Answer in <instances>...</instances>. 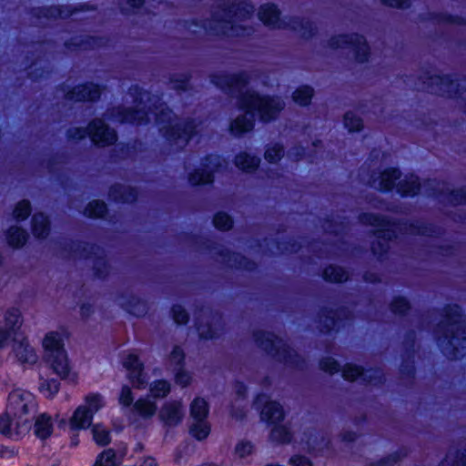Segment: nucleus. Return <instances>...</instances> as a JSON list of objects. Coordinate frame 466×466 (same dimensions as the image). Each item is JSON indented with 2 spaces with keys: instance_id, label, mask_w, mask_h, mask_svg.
I'll return each instance as SVG.
<instances>
[{
  "instance_id": "obj_48",
  "label": "nucleus",
  "mask_w": 466,
  "mask_h": 466,
  "mask_svg": "<svg viewBox=\"0 0 466 466\" xmlns=\"http://www.w3.org/2000/svg\"><path fill=\"white\" fill-rule=\"evenodd\" d=\"M149 390L154 398H164L170 391V384L166 380H157L150 384Z\"/></svg>"
},
{
  "instance_id": "obj_16",
  "label": "nucleus",
  "mask_w": 466,
  "mask_h": 466,
  "mask_svg": "<svg viewBox=\"0 0 466 466\" xmlns=\"http://www.w3.org/2000/svg\"><path fill=\"white\" fill-rule=\"evenodd\" d=\"M29 430V424L25 420H18L13 414L5 412L0 414V433L13 440H18Z\"/></svg>"
},
{
  "instance_id": "obj_38",
  "label": "nucleus",
  "mask_w": 466,
  "mask_h": 466,
  "mask_svg": "<svg viewBox=\"0 0 466 466\" xmlns=\"http://www.w3.org/2000/svg\"><path fill=\"white\" fill-rule=\"evenodd\" d=\"M221 256L223 257L222 261L228 264L229 267H237L248 270H250L254 268V264L251 261L239 254L227 252Z\"/></svg>"
},
{
  "instance_id": "obj_2",
  "label": "nucleus",
  "mask_w": 466,
  "mask_h": 466,
  "mask_svg": "<svg viewBox=\"0 0 466 466\" xmlns=\"http://www.w3.org/2000/svg\"><path fill=\"white\" fill-rule=\"evenodd\" d=\"M250 76L242 71L236 74L218 73L211 76V82L222 90L236 93L237 106L252 113L262 123L276 121L284 110L286 103L281 96L261 94L244 88Z\"/></svg>"
},
{
  "instance_id": "obj_19",
  "label": "nucleus",
  "mask_w": 466,
  "mask_h": 466,
  "mask_svg": "<svg viewBox=\"0 0 466 466\" xmlns=\"http://www.w3.org/2000/svg\"><path fill=\"white\" fill-rule=\"evenodd\" d=\"M185 415L184 407L181 401L173 400L165 403L160 411V420L167 426L173 427L179 424Z\"/></svg>"
},
{
  "instance_id": "obj_10",
  "label": "nucleus",
  "mask_w": 466,
  "mask_h": 466,
  "mask_svg": "<svg viewBox=\"0 0 466 466\" xmlns=\"http://www.w3.org/2000/svg\"><path fill=\"white\" fill-rule=\"evenodd\" d=\"M6 347L10 349L9 357L22 366L33 367L38 362L36 350L24 333H14Z\"/></svg>"
},
{
  "instance_id": "obj_34",
  "label": "nucleus",
  "mask_w": 466,
  "mask_h": 466,
  "mask_svg": "<svg viewBox=\"0 0 466 466\" xmlns=\"http://www.w3.org/2000/svg\"><path fill=\"white\" fill-rule=\"evenodd\" d=\"M372 373H378V371L367 370L364 372L360 367L351 364H347L342 369V376L348 380H355L359 377H363V380L371 381Z\"/></svg>"
},
{
  "instance_id": "obj_46",
  "label": "nucleus",
  "mask_w": 466,
  "mask_h": 466,
  "mask_svg": "<svg viewBox=\"0 0 466 466\" xmlns=\"http://www.w3.org/2000/svg\"><path fill=\"white\" fill-rule=\"evenodd\" d=\"M106 211V204L102 201L93 200L85 209V215L89 218H101Z\"/></svg>"
},
{
  "instance_id": "obj_49",
  "label": "nucleus",
  "mask_w": 466,
  "mask_h": 466,
  "mask_svg": "<svg viewBox=\"0 0 466 466\" xmlns=\"http://www.w3.org/2000/svg\"><path fill=\"white\" fill-rule=\"evenodd\" d=\"M93 438L99 445H106L110 442L109 431L102 425H95L92 429Z\"/></svg>"
},
{
  "instance_id": "obj_44",
  "label": "nucleus",
  "mask_w": 466,
  "mask_h": 466,
  "mask_svg": "<svg viewBox=\"0 0 466 466\" xmlns=\"http://www.w3.org/2000/svg\"><path fill=\"white\" fill-rule=\"evenodd\" d=\"M408 454L407 449L401 448L380 459L376 466H393Z\"/></svg>"
},
{
  "instance_id": "obj_22",
  "label": "nucleus",
  "mask_w": 466,
  "mask_h": 466,
  "mask_svg": "<svg viewBox=\"0 0 466 466\" xmlns=\"http://www.w3.org/2000/svg\"><path fill=\"white\" fill-rule=\"evenodd\" d=\"M42 347L44 350V357L60 352H66L65 349L64 335L60 331L47 332L42 340Z\"/></svg>"
},
{
  "instance_id": "obj_1",
  "label": "nucleus",
  "mask_w": 466,
  "mask_h": 466,
  "mask_svg": "<svg viewBox=\"0 0 466 466\" xmlns=\"http://www.w3.org/2000/svg\"><path fill=\"white\" fill-rule=\"evenodd\" d=\"M133 95L138 96L136 98V108L130 106H116L109 110L106 114L107 118L112 122L118 123H143L148 119L147 113L145 112L147 103L153 104L156 97L150 96L146 91H140L138 88L131 89ZM155 112L153 113L159 130L172 151L183 149L189 140L198 134L200 123L194 119L181 120L177 118L163 104L157 106L154 103Z\"/></svg>"
},
{
  "instance_id": "obj_23",
  "label": "nucleus",
  "mask_w": 466,
  "mask_h": 466,
  "mask_svg": "<svg viewBox=\"0 0 466 466\" xmlns=\"http://www.w3.org/2000/svg\"><path fill=\"white\" fill-rule=\"evenodd\" d=\"M287 29L295 32L299 36L305 39L312 37L317 33V26L314 22L299 16H290Z\"/></svg>"
},
{
  "instance_id": "obj_62",
  "label": "nucleus",
  "mask_w": 466,
  "mask_h": 466,
  "mask_svg": "<svg viewBox=\"0 0 466 466\" xmlns=\"http://www.w3.org/2000/svg\"><path fill=\"white\" fill-rule=\"evenodd\" d=\"M184 357L185 355L183 350L179 347L176 346L170 354L169 360L171 363L180 365L184 360Z\"/></svg>"
},
{
  "instance_id": "obj_64",
  "label": "nucleus",
  "mask_w": 466,
  "mask_h": 466,
  "mask_svg": "<svg viewBox=\"0 0 466 466\" xmlns=\"http://www.w3.org/2000/svg\"><path fill=\"white\" fill-rule=\"evenodd\" d=\"M382 4L390 7L407 8L410 6L409 0H381Z\"/></svg>"
},
{
  "instance_id": "obj_21",
  "label": "nucleus",
  "mask_w": 466,
  "mask_h": 466,
  "mask_svg": "<svg viewBox=\"0 0 466 466\" xmlns=\"http://www.w3.org/2000/svg\"><path fill=\"white\" fill-rule=\"evenodd\" d=\"M101 88L94 83L79 85L67 91L66 97L71 101L96 100L100 96Z\"/></svg>"
},
{
  "instance_id": "obj_50",
  "label": "nucleus",
  "mask_w": 466,
  "mask_h": 466,
  "mask_svg": "<svg viewBox=\"0 0 466 466\" xmlns=\"http://www.w3.org/2000/svg\"><path fill=\"white\" fill-rule=\"evenodd\" d=\"M116 453L112 449L104 451L96 459L95 466H116Z\"/></svg>"
},
{
  "instance_id": "obj_57",
  "label": "nucleus",
  "mask_w": 466,
  "mask_h": 466,
  "mask_svg": "<svg viewBox=\"0 0 466 466\" xmlns=\"http://www.w3.org/2000/svg\"><path fill=\"white\" fill-rule=\"evenodd\" d=\"M172 315H173L174 320L177 324H185L188 320L187 312L180 305H176L172 308Z\"/></svg>"
},
{
  "instance_id": "obj_58",
  "label": "nucleus",
  "mask_w": 466,
  "mask_h": 466,
  "mask_svg": "<svg viewBox=\"0 0 466 466\" xmlns=\"http://www.w3.org/2000/svg\"><path fill=\"white\" fill-rule=\"evenodd\" d=\"M133 400L134 398L131 389L127 385L123 386L118 398L119 403L124 407H129L133 403Z\"/></svg>"
},
{
  "instance_id": "obj_61",
  "label": "nucleus",
  "mask_w": 466,
  "mask_h": 466,
  "mask_svg": "<svg viewBox=\"0 0 466 466\" xmlns=\"http://www.w3.org/2000/svg\"><path fill=\"white\" fill-rule=\"evenodd\" d=\"M175 380L177 384L187 387L190 384L192 378L187 371L181 370L177 372Z\"/></svg>"
},
{
  "instance_id": "obj_9",
  "label": "nucleus",
  "mask_w": 466,
  "mask_h": 466,
  "mask_svg": "<svg viewBox=\"0 0 466 466\" xmlns=\"http://www.w3.org/2000/svg\"><path fill=\"white\" fill-rule=\"evenodd\" d=\"M37 408L35 396L23 389L14 390L8 396L6 409L8 414H13L18 420H25L28 424V415L35 412Z\"/></svg>"
},
{
  "instance_id": "obj_26",
  "label": "nucleus",
  "mask_w": 466,
  "mask_h": 466,
  "mask_svg": "<svg viewBox=\"0 0 466 466\" xmlns=\"http://www.w3.org/2000/svg\"><path fill=\"white\" fill-rule=\"evenodd\" d=\"M400 177V172L395 168H388L372 181V186L379 189L388 190L394 187L395 181Z\"/></svg>"
},
{
  "instance_id": "obj_29",
  "label": "nucleus",
  "mask_w": 466,
  "mask_h": 466,
  "mask_svg": "<svg viewBox=\"0 0 466 466\" xmlns=\"http://www.w3.org/2000/svg\"><path fill=\"white\" fill-rule=\"evenodd\" d=\"M32 231L35 238H45L50 232V222L43 213H35L32 218Z\"/></svg>"
},
{
  "instance_id": "obj_33",
  "label": "nucleus",
  "mask_w": 466,
  "mask_h": 466,
  "mask_svg": "<svg viewBox=\"0 0 466 466\" xmlns=\"http://www.w3.org/2000/svg\"><path fill=\"white\" fill-rule=\"evenodd\" d=\"M397 187L398 191L402 195L413 196L419 192L420 183L416 176L410 175V177H405V178L400 181Z\"/></svg>"
},
{
  "instance_id": "obj_56",
  "label": "nucleus",
  "mask_w": 466,
  "mask_h": 466,
  "mask_svg": "<svg viewBox=\"0 0 466 466\" xmlns=\"http://www.w3.org/2000/svg\"><path fill=\"white\" fill-rule=\"evenodd\" d=\"M445 190L448 193V201L451 204L457 205L466 202V188L450 190V188L447 187Z\"/></svg>"
},
{
  "instance_id": "obj_42",
  "label": "nucleus",
  "mask_w": 466,
  "mask_h": 466,
  "mask_svg": "<svg viewBox=\"0 0 466 466\" xmlns=\"http://www.w3.org/2000/svg\"><path fill=\"white\" fill-rule=\"evenodd\" d=\"M60 383L55 379L40 378L39 390L46 398H53L59 390Z\"/></svg>"
},
{
  "instance_id": "obj_60",
  "label": "nucleus",
  "mask_w": 466,
  "mask_h": 466,
  "mask_svg": "<svg viewBox=\"0 0 466 466\" xmlns=\"http://www.w3.org/2000/svg\"><path fill=\"white\" fill-rule=\"evenodd\" d=\"M320 368L330 374L336 373L339 371V364L338 362L331 358H325L320 361Z\"/></svg>"
},
{
  "instance_id": "obj_59",
  "label": "nucleus",
  "mask_w": 466,
  "mask_h": 466,
  "mask_svg": "<svg viewBox=\"0 0 466 466\" xmlns=\"http://www.w3.org/2000/svg\"><path fill=\"white\" fill-rule=\"evenodd\" d=\"M198 330L199 333V336L203 339H212L214 338L218 329L217 327L211 328L208 323L207 324H200L198 326Z\"/></svg>"
},
{
  "instance_id": "obj_13",
  "label": "nucleus",
  "mask_w": 466,
  "mask_h": 466,
  "mask_svg": "<svg viewBox=\"0 0 466 466\" xmlns=\"http://www.w3.org/2000/svg\"><path fill=\"white\" fill-rule=\"evenodd\" d=\"M253 405L260 411V419L264 421L275 424L284 419L282 407L278 402L270 400L266 394H258Z\"/></svg>"
},
{
  "instance_id": "obj_31",
  "label": "nucleus",
  "mask_w": 466,
  "mask_h": 466,
  "mask_svg": "<svg viewBox=\"0 0 466 466\" xmlns=\"http://www.w3.org/2000/svg\"><path fill=\"white\" fill-rule=\"evenodd\" d=\"M132 410L138 416L148 419L155 415L157 404L147 398H141L134 403Z\"/></svg>"
},
{
  "instance_id": "obj_28",
  "label": "nucleus",
  "mask_w": 466,
  "mask_h": 466,
  "mask_svg": "<svg viewBox=\"0 0 466 466\" xmlns=\"http://www.w3.org/2000/svg\"><path fill=\"white\" fill-rule=\"evenodd\" d=\"M93 415L83 405L74 411L69 424L72 429H86L91 425Z\"/></svg>"
},
{
  "instance_id": "obj_45",
  "label": "nucleus",
  "mask_w": 466,
  "mask_h": 466,
  "mask_svg": "<svg viewBox=\"0 0 466 466\" xmlns=\"http://www.w3.org/2000/svg\"><path fill=\"white\" fill-rule=\"evenodd\" d=\"M283 156L284 148L278 143L268 145L264 155L265 159L269 163H277Z\"/></svg>"
},
{
  "instance_id": "obj_20",
  "label": "nucleus",
  "mask_w": 466,
  "mask_h": 466,
  "mask_svg": "<svg viewBox=\"0 0 466 466\" xmlns=\"http://www.w3.org/2000/svg\"><path fill=\"white\" fill-rule=\"evenodd\" d=\"M255 116L244 110L243 113L232 118L229 122L228 131L234 137H241L254 129Z\"/></svg>"
},
{
  "instance_id": "obj_8",
  "label": "nucleus",
  "mask_w": 466,
  "mask_h": 466,
  "mask_svg": "<svg viewBox=\"0 0 466 466\" xmlns=\"http://www.w3.org/2000/svg\"><path fill=\"white\" fill-rule=\"evenodd\" d=\"M360 221L363 224L377 228L375 232L376 241L372 243L371 247L373 253L376 255H382L385 253L389 248V240L393 237H396L394 228H397V226L391 224L384 218L371 213L361 215Z\"/></svg>"
},
{
  "instance_id": "obj_25",
  "label": "nucleus",
  "mask_w": 466,
  "mask_h": 466,
  "mask_svg": "<svg viewBox=\"0 0 466 466\" xmlns=\"http://www.w3.org/2000/svg\"><path fill=\"white\" fill-rule=\"evenodd\" d=\"M53 430L54 422L50 415L42 413L35 418L34 432L39 439L45 440L48 438L52 434Z\"/></svg>"
},
{
  "instance_id": "obj_47",
  "label": "nucleus",
  "mask_w": 466,
  "mask_h": 466,
  "mask_svg": "<svg viewBox=\"0 0 466 466\" xmlns=\"http://www.w3.org/2000/svg\"><path fill=\"white\" fill-rule=\"evenodd\" d=\"M343 121L345 127L350 132L360 131L363 127L362 119L353 112H347Z\"/></svg>"
},
{
  "instance_id": "obj_53",
  "label": "nucleus",
  "mask_w": 466,
  "mask_h": 466,
  "mask_svg": "<svg viewBox=\"0 0 466 466\" xmlns=\"http://www.w3.org/2000/svg\"><path fill=\"white\" fill-rule=\"evenodd\" d=\"M390 309L396 314H404L410 309V305L406 298L397 296L392 299Z\"/></svg>"
},
{
  "instance_id": "obj_39",
  "label": "nucleus",
  "mask_w": 466,
  "mask_h": 466,
  "mask_svg": "<svg viewBox=\"0 0 466 466\" xmlns=\"http://www.w3.org/2000/svg\"><path fill=\"white\" fill-rule=\"evenodd\" d=\"M314 95V90L309 86H301L292 93V100L300 106L309 105Z\"/></svg>"
},
{
  "instance_id": "obj_63",
  "label": "nucleus",
  "mask_w": 466,
  "mask_h": 466,
  "mask_svg": "<svg viewBox=\"0 0 466 466\" xmlns=\"http://www.w3.org/2000/svg\"><path fill=\"white\" fill-rule=\"evenodd\" d=\"M291 466H312L310 460L302 455H294L289 459Z\"/></svg>"
},
{
  "instance_id": "obj_18",
  "label": "nucleus",
  "mask_w": 466,
  "mask_h": 466,
  "mask_svg": "<svg viewBox=\"0 0 466 466\" xmlns=\"http://www.w3.org/2000/svg\"><path fill=\"white\" fill-rule=\"evenodd\" d=\"M206 162L203 167L197 168L188 174L187 178L191 185L197 186L213 182V167L218 165L219 158L218 157H209L206 159Z\"/></svg>"
},
{
  "instance_id": "obj_5",
  "label": "nucleus",
  "mask_w": 466,
  "mask_h": 466,
  "mask_svg": "<svg viewBox=\"0 0 466 466\" xmlns=\"http://www.w3.org/2000/svg\"><path fill=\"white\" fill-rule=\"evenodd\" d=\"M88 135L91 140L98 146L106 147L116 140V134L101 118H96L88 125V128L72 127L67 131V137L72 140H79Z\"/></svg>"
},
{
  "instance_id": "obj_4",
  "label": "nucleus",
  "mask_w": 466,
  "mask_h": 466,
  "mask_svg": "<svg viewBox=\"0 0 466 466\" xmlns=\"http://www.w3.org/2000/svg\"><path fill=\"white\" fill-rule=\"evenodd\" d=\"M434 337L442 353L451 360L464 355L466 350V323L461 309L450 305L443 309V319L437 325Z\"/></svg>"
},
{
  "instance_id": "obj_27",
  "label": "nucleus",
  "mask_w": 466,
  "mask_h": 466,
  "mask_svg": "<svg viewBox=\"0 0 466 466\" xmlns=\"http://www.w3.org/2000/svg\"><path fill=\"white\" fill-rule=\"evenodd\" d=\"M302 441H305L307 448L311 451L321 450L329 443L325 433L319 430H310L305 432Z\"/></svg>"
},
{
  "instance_id": "obj_52",
  "label": "nucleus",
  "mask_w": 466,
  "mask_h": 466,
  "mask_svg": "<svg viewBox=\"0 0 466 466\" xmlns=\"http://www.w3.org/2000/svg\"><path fill=\"white\" fill-rule=\"evenodd\" d=\"M31 213V206L29 201H19L14 209L13 216L16 220H25Z\"/></svg>"
},
{
  "instance_id": "obj_7",
  "label": "nucleus",
  "mask_w": 466,
  "mask_h": 466,
  "mask_svg": "<svg viewBox=\"0 0 466 466\" xmlns=\"http://www.w3.org/2000/svg\"><path fill=\"white\" fill-rule=\"evenodd\" d=\"M254 339L260 348L276 357L278 360L290 365L297 364V353L281 339L265 331L255 332Z\"/></svg>"
},
{
  "instance_id": "obj_35",
  "label": "nucleus",
  "mask_w": 466,
  "mask_h": 466,
  "mask_svg": "<svg viewBox=\"0 0 466 466\" xmlns=\"http://www.w3.org/2000/svg\"><path fill=\"white\" fill-rule=\"evenodd\" d=\"M28 238L25 230L19 227H11L6 232V240L9 246L20 248L25 245Z\"/></svg>"
},
{
  "instance_id": "obj_3",
  "label": "nucleus",
  "mask_w": 466,
  "mask_h": 466,
  "mask_svg": "<svg viewBox=\"0 0 466 466\" xmlns=\"http://www.w3.org/2000/svg\"><path fill=\"white\" fill-rule=\"evenodd\" d=\"M254 6L242 0H223L202 22L201 26L209 35L237 36L248 34V29L238 25V21L249 18Z\"/></svg>"
},
{
  "instance_id": "obj_36",
  "label": "nucleus",
  "mask_w": 466,
  "mask_h": 466,
  "mask_svg": "<svg viewBox=\"0 0 466 466\" xmlns=\"http://www.w3.org/2000/svg\"><path fill=\"white\" fill-rule=\"evenodd\" d=\"M94 416L98 410L106 405L105 397L98 392L88 393L84 399L82 404Z\"/></svg>"
},
{
  "instance_id": "obj_24",
  "label": "nucleus",
  "mask_w": 466,
  "mask_h": 466,
  "mask_svg": "<svg viewBox=\"0 0 466 466\" xmlns=\"http://www.w3.org/2000/svg\"><path fill=\"white\" fill-rule=\"evenodd\" d=\"M234 164L238 169L252 173L258 167L260 158L248 152H240L235 157Z\"/></svg>"
},
{
  "instance_id": "obj_32",
  "label": "nucleus",
  "mask_w": 466,
  "mask_h": 466,
  "mask_svg": "<svg viewBox=\"0 0 466 466\" xmlns=\"http://www.w3.org/2000/svg\"><path fill=\"white\" fill-rule=\"evenodd\" d=\"M110 197L117 201L132 202L137 198V191L125 185H116L110 189Z\"/></svg>"
},
{
  "instance_id": "obj_51",
  "label": "nucleus",
  "mask_w": 466,
  "mask_h": 466,
  "mask_svg": "<svg viewBox=\"0 0 466 466\" xmlns=\"http://www.w3.org/2000/svg\"><path fill=\"white\" fill-rule=\"evenodd\" d=\"M76 11H73L70 6H52L46 10H45V16L46 17H61L66 18L72 15H74Z\"/></svg>"
},
{
  "instance_id": "obj_40",
  "label": "nucleus",
  "mask_w": 466,
  "mask_h": 466,
  "mask_svg": "<svg viewBox=\"0 0 466 466\" xmlns=\"http://www.w3.org/2000/svg\"><path fill=\"white\" fill-rule=\"evenodd\" d=\"M210 432V426L207 420H193L190 433L198 441L206 439Z\"/></svg>"
},
{
  "instance_id": "obj_30",
  "label": "nucleus",
  "mask_w": 466,
  "mask_h": 466,
  "mask_svg": "<svg viewBox=\"0 0 466 466\" xmlns=\"http://www.w3.org/2000/svg\"><path fill=\"white\" fill-rule=\"evenodd\" d=\"M273 425L269 433V440L278 444L290 443L293 438L290 429L287 425L279 424V422Z\"/></svg>"
},
{
  "instance_id": "obj_6",
  "label": "nucleus",
  "mask_w": 466,
  "mask_h": 466,
  "mask_svg": "<svg viewBox=\"0 0 466 466\" xmlns=\"http://www.w3.org/2000/svg\"><path fill=\"white\" fill-rule=\"evenodd\" d=\"M327 46L334 50L350 49L358 63L367 62L370 56V48L366 38L356 33L333 35L327 41Z\"/></svg>"
},
{
  "instance_id": "obj_12",
  "label": "nucleus",
  "mask_w": 466,
  "mask_h": 466,
  "mask_svg": "<svg viewBox=\"0 0 466 466\" xmlns=\"http://www.w3.org/2000/svg\"><path fill=\"white\" fill-rule=\"evenodd\" d=\"M47 367L61 380H66L70 383L76 384L78 374L73 370L67 352H60L44 357Z\"/></svg>"
},
{
  "instance_id": "obj_41",
  "label": "nucleus",
  "mask_w": 466,
  "mask_h": 466,
  "mask_svg": "<svg viewBox=\"0 0 466 466\" xmlns=\"http://www.w3.org/2000/svg\"><path fill=\"white\" fill-rule=\"evenodd\" d=\"M323 277L331 282H342L348 279V272L337 266H329L324 269Z\"/></svg>"
},
{
  "instance_id": "obj_17",
  "label": "nucleus",
  "mask_w": 466,
  "mask_h": 466,
  "mask_svg": "<svg viewBox=\"0 0 466 466\" xmlns=\"http://www.w3.org/2000/svg\"><path fill=\"white\" fill-rule=\"evenodd\" d=\"M123 366L127 370V377L132 385L136 388H145L147 376L143 371V364L135 353H126L123 358Z\"/></svg>"
},
{
  "instance_id": "obj_15",
  "label": "nucleus",
  "mask_w": 466,
  "mask_h": 466,
  "mask_svg": "<svg viewBox=\"0 0 466 466\" xmlns=\"http://www.w3.org/2000/svg\"><path fill=\"white\" fill-rule=\"evenodd\" d=\"M21 313L17 309H10L5 314V320L0 324V349L5 348L14 333H22Z\"/></svg>"
},
{
  "instance_id": "obj_14",
  "label": "nucleus",
  "mask_w": 466,
  "mask_h": 466,
  "mask_svg": "<svg viewBox=\"0 0 466 466\" xmlns=\"http://www.w3.org/2000/svg\"><path fill=\"white\" fill-rule=\"evenodd\" d=\"M258 19L271 29H287L290 16L280 17V11L277 5L266 3L258 10Z\"/></svg>"
},
{
  "instance_id": "obj_37",
  "label": "nucleus",
  "mask_w": 466,
  "mask_h": 466,
  "mask_svg": "<svg viewBox=\"0 0 466 466\" xmlns=\"http://www.w3.org/2000/svg\"><path fill=\"white\" fill-rule=\"evenodd\" d=\"M208 404L203 398L198 397L190 404V417L192 420H207Z\"/></svg>"
},
{
  "instance_id": "obj_11",
  "label": "nucleus",
  "mask_w": 466,
  "mask_h": 466,
  "mask_svg": "<svg viewBox=\"0 0 466 466\" xmlns=\"http://www.w3.org/2000/svg\"><path fill=\"white\" fill-rule=\"evenodd\" d=\"M425 85L431 93L451 96L466 90V77L453 80L449 76L431 75L427 77Z\"/></svg>"
},
{
  "instance_id": "obj_54",
  "label": "nucleus",
  "mask_w": 466,
  "mask_h": 466,
  "mask_svg": "<svg viewBox=\"0 0 466 466\" xmlns=\"http://www.w3.org/2000/svg\"><path fill=\"white\" fill-rule=\"evenodd\" d=\"M214 225L220 230H228L232 228L233 221L231 218L224 212H218L213 219Z\"/></svg>"
},
{
  "instance_id": "obj_43",
  "label": "nucleus",
  "mask_w": 466,
  "mask_h": 466,
  "mask_svg": "<svg viewBox=\"0 0 466 466\" xmlns=\"http://www.w3.org/2000/svg\"><path fill=\"white\" fill-rule=\"evenodd\" d=\"M439 466H466V450L449 452Z\"/></svg>"
},
{
  "instance_id": "obj_55",
  "label": "nucleus",
  "mask_w": 466,
  "mask_h": 466,
  "mask_svg": "<svg viewBox=\"0 0 466 466\" xmlns=\"http://www.w3.org/2000/svg\"><path fill=\"white\" fill-rule=\"evenodd\" d=\"M254 446L250 441H241L237 443L235 447V454L240 458L244 459L253 453Z\"/></svg>"
}]
</instances>
